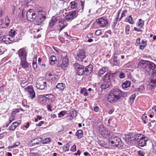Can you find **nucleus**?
Listing matches in <instances>:
<instances>
[{
    "instance_id": "obj_1",
    "label": "nucleus",
    "mask_w": 156,
    "mask_h": 156,
    "mask_svg": "<svg viewBox=\"0 0 156 156\" xmlns=\"http://www.w3.org/2000/svg\"><path fill=\"white\" fill-rule=\"evenodd\" d=\"M120 90L115 88L112 90L108 95V100L111 103H115L120 101Z\"/></svg>"
},
{
    "instance_id": "obj_2",
    "label": "nucleus",
    "mask_w": 156,
    "mask_h": 156,
    "mask_svg": "<svg viewBox=\"0 0 156 156\" xmlns=\"http://www.w3.org/2000/svg\"><path fill=\"white\" fill-rule=\"evenodd\" d=\"M55 97L52 94H46L40 95L38 100L41 104L46 105L48 103L53 102L55 100Z\"/></svg>"
},
{
    "instance_id": "obj_3",
    "label": "nucleus",
    "mask_w": 156,
    "mask_h": 156,
    "mask_svg": "<svg viewBox=\"0 0 156 156\" xmlns=\"http://www.w3.org/2000/svg\"><path fill=\"white\" fill-rule=\"evenodd\" d=\"M61 17L60 16H58V15H55L53 16L52 17L49 22V27L50 28H52L56 24V23L59 21V23H63V25L61 27L60 30L61 31L66 27L68 24L65 22L64 20H60Z\"/></svg>"
},
{
    "instance_id": "obj_4",
    "label": "nucleus",
    "mask_w": 156,
    "mask_h": 156,
    "mask_svg": "<svg viewBox=\"0 0 156 156\" xmlns=\"http://www.w3.org/2000/svg\"><path fill=\"white\" fill-rule=\"evenodd\" d=\"M109 143L112 146L118 147L119 148H122L123 145L119 138L112 136L109 140Z\"/></svg>"
},
{
    "instance_id": "obj_5",
    "label": "nucleus",
    "mask_w": 156,
    "mask_h": 156,
    "mask_svg": "<svg viewBox=\"0 0 156 156\" xmlns=\"http://www.w3.org/2000/svg\"><path fill=\"white\" fill-rule=\"evenodd\" d=\"M38 18L37 19V25L41 24L46 18V12L42 9H39L37 12Z\"/></svg>"
},
{
    "instance_id": "obj_6",
    "label": "nucleus",
    "mask_w": 156,
    "mask_h": 156,
    "mask_svg": "<svg viewBox=\"0 0 156 156\" xmlns=\"http://www.w3.org/2000/svg\"><path fill=\"white\" fill-rule=\"evenodd\" d=\"M98 130L101 136L103 137L110 138L111 136L110 131L102 125L99 126Z\"/></svg>"
},
{
    "instance_id": "obj_7",
    "label": "nucleus",
    "mask_w": 156,
    "mask_h": 156,
    "mask_svg": "<svg viewBox=\"0 0 156 156\" xmlns=\"http://www.w3.org/2000/svg\"><path fill=\"white\" fill-rule=\"evenodd\" d=\"M37 88L41 90L44 89L47 86V83L45 80L41 79V78H38L36 83Z\"/></svg>"
},
{
    "instance_id": "obj_8",
    "label": "nucleus",
    "mask_w": 156,
    "mask_h": 156,
    "mask_svg": "<svg viewBox=\"0 0 156 156\" xmlns=\"http://www.w3.org/2000/svg\"><path fill=\"white\" fill-rule=\"evenodd\" d=\"M68 65L69 59L66 55L58 62V66L60 67L65 70L67 69Z\"/></svg>"
},
{
    "instance_id": "obj_9",
    "label": "nucleus",
    "mask_w": 156,
    "mask_h": 156,
    "mask_svg": "<svg viewBox=\"0 0 156 156\" xmlns=\"http://www.w3.org/2000/svg\"><path fill=\"white\" fill-rule=\"evenodd\" d=\"M86 58V53L84 50H79L77 52L75 56L76 60L80 62H82Z\"/></svg>"
},
{
    "instance_id": "obj_10",
    "label": "nucleus",
    "mask_w": 156,
    "mask_h": 156,
    "mask_svg": "<svg viewBox=\"0 0 156 156\" xmlns=\"http://www.w3.org/2000/svg\"><path fill=\"white\" fill-rule=\"evenodd\" d=\"M78 14V11L76 10L69 12L65 17V20L71 21L76 18Z\"/></svg>"
},
{
    "instance_id": "obj_11",
    "label": "nucleus",
    "mask_w": 156,
    "mask_h": 156,
    "mask_svg": "<svg viewBox=\"0 0 156 156\" xmlns=\"http://www.w3.org/2000/svg\"><path fill=\"white\" fill-rule=\"evenodd\" d=\"M26 94L28 97L31 99H33L35 97V93L31 86H29L25 89Z\"/></svg>"
},
{
    "instance_id": "obj_12",
    "label": "nucleus",
    "mask_w": 156,
    "mask_h": 156,
    "mask_svg": "<svg viewBox=\"0 0 156 156\" xmlns=\"http://www.w3.org/2000/svg\"><path fill=\"white\" fill-rule=\"evenodd\" d=\"M156 71V65L154 63L150 62L149 66L147 67L146 73L147 74L150 75L151 73Z\"/></svg>"
},
{
    "instance_id": "obj_13",
    "label": "nucleus",
    "mask_w": 156,
    "mask_h": 156,
    "mask_svg": "<svg viewBox=\"0 0 156 156\" xmlns=\"http://www.w3.org/2000/svg\"><path fill=\"white\" fill-rule=\"evenodd\" d=\"M74 66L76 71L77 73L79 75H82L84 74V68L83 66H81L78 63H75Z\"/></svg>"
},
{
    "instance_id": "obj_14",
    "label": "nucleus",
    "mask_w": 156,
    "mask_h": 156,
    "mask_svg": "<svg viewBox=\"0 0 156 156\" xmlns=\"http://www.w3.org/2000/svg\"><path fill=\"white\" fill-rule=\"evenodd\" d=\"M36 17V14L34 12L32 9H30L27 13V18L29 21H33Z\"/></svg>"
},
{
    "instance_id": "obj_15",
    "label": "nucleus",
    "mask_w": 156,
    "mask_h": 156,
    "mask_svg": "<svg viewBox=\"0 0 156 156\" xmlns=\"http://www.w3.org/2000/svg\"><path fill=\"white\" fill-rule=\"evenodd\" d=\"M18 53L21 60L27 58V52L25 48H21L18 51Z\"/></svg>"
},
{
    "instance_id": "obj_16",
    "label": "nucleus",
    "mask_w": 156,
    "mask_h": 156,
    "mask_svg": "<svg viewBox=\"0 0 156 156\" xmlns=\"http://www.w3.org/2000/svg\"><path fill=\"white\" fill-rule=\"evenodd\" d=\"M150 62L148 61L142 60L140 61L138 64V67L140 68H142L144 69L146 72L147 67L149 66Z\"/></svg>"
},
{
    "instance_id": "obj_17",
    "label": "nucleus",
    "mask_w": 156,
    "mask_h": 156,
    "mask_svg": "<svg viewBox=\"0 0 156 156\" xmlns=\"http://www.w3.org/2000/svg\"><path fill=\"white\" fill-rule=\"evenodd\" d=\"M96 22L101 27H104L108 24V22L107 20L103 17L98 18L96 20Z\"/></svg>"
},
{
    "instance_id": "obj_18",
    "label": "nucleus",
    "mask_w": 156,
    "mask_h": 156,
    "mask_svg": "<svg viewBox=\"0 0 156 156\" xmlns=\"http://www.w3.org/2000/svg\"><path fill=\"white\" fill-rule=\"evenodd\" d=\"M114 73L108 72L102 77L103 81L111 82L110 79L113 76Z\"/></svg>"
},
{
    "instance_id": "obj_19",
    "label": "nucleus",
    "mask_w": 156,
    "mask_h": 156,
    "mask_svg": "<svg viewBox=\"0 0 156 156\" xmlns=\"http://www.w3.org/2000/svg\"><path fill=\"white\" fill-rule=\"evenodd\" d=\"M20 65L26 71L29 70V64L27 61V58L21 60Z\"/></svg>"
},
{
    "instance_id": "obj_20",
    "label": "nucleus",
    "mask_w": 156,
    "mask_h": 156,
    "mask_svg": "<svg viewBox=\"0 0 156 156\" xmlns=\"http://www.w3.org/2000/svg\"><path fill=\"white\" fill-rule=\"evenodd\" d=\"M93 66L90 65L86 66L84 69V75H87L90 74L93 71Z\"/></svg>"
},
{
    "instance_id": "obj_21",
    "label": "nucleus",
    "mask_w": 156,
    "mask_h": 156,
    "mask_svg": "<svg viewBox=\"0 0 156 156\" xmlns=\"http://www.w3.org/2000/svg\"><path fill=\"white\" fill-rule=\"evenodd\" d=\"M103 82H104L102 83L101 85V88L102 90L107 89L112 86V84L111 82L106 81Z\"/></svg>"
},
{
    "instance_id": "obj_22",
    "label": "nucleus",
    "mask_w": 156,
    "mask_h": 156,
    "mask_svg": "<svg viewBox=\"0 0 156 156\" xmlns=\"http://www.w3.org/2000/svg\"><path fill=\"white\" fill-rule=\"evenodd\" d=\"M151 74L152 75V77H151L150 83L153 84V85H151V87H153L156 84V71Z\"/></svg>"
},
{
    "instance_id": "obj_23",
    "label": "nucleus",
    "mask_w": 156,
    "mask_h": 156,
    "mask_svg": "<svg viewBox=\"0 0 156 156\" xmlns=\"http://www.w3.org/2000/svg\"><path fill=\"white\" fill-rule=\"evenodd\" d=\"M134 136L133 135H127L126 137V140L128 144H130L132 142L135 141Z\"/></svg>"
},
{
    "instance_id": "obj_24",
    "label": "nucleus",
    "mask_w": 156,
    "mask_h": 156,
    "mask_svg": "<svg viewBox=\"0 0 156 156\" xmlns=\"http://www.w3.org/2000/svg\"><path fill=\"white\" fill-rule=\"evenodd\" d=\"M147 140H145V137H143L141 139L139 140L137 142L138 145L141 147H143L146 145Z\"/></svg>"
},
{
    "instance_id": "obj_25",
    "label": "nucleus",
    "mask_w": 156,
    "mask_h": 156,
    "mask_svg": "<svg viewBox=\"0 0 156 156\" xmlns=\"http://www.w3.org/2000/svg\"><path fill=\"white\" fill-rule=\"evenodd\" d=\"M12 39L10 37H5L2 39V40L3 41L5 44H8L11 43L12 42H13V41L14 40Z\"/></svg>"
},
{
    "instance_id": "obj_26",
    "label": "nucleus",
    "mask_w": 156,
    "mask_h": 156,
    "mask_svg": "<svg viewBox=\"0 0 156 156\" xmlns=\"http://www.w3.org/2000/svg\"><path fill=\"white\" fill-rule=\"evenodd\" d=\"M19 125V123L17 122H14L9 127V129L10 130H14Z\"/></svg>"
},
{
    "instance_id": "obj_27",
    "label": "nucleus",
    "mask_w": 156,
    "mask_h": 156,
    "mask_svg": "<svg viewBox=\"0 0 156 156\" xmlns=\"http://www.w3.org/2000/svg\"><path fill=\"white\" fill-rule=\"evenodd\" d=\"M134 136V138H135L134 139L135 141L137 142L143 137V135L141 134H136Z\"/></svg>"
},
{
    "instance_id": "obj_28",
    "label": "nucleus",
    "mask_w": 156,
    "mask_h": 156,
    "mask_svg": "<svg viewBox=\"0 0 156 156\" xmlns=\"http://www.w3.org/2000/svg\"><path fill=\"white\" fill-rule=\"evenodd\" d=\"M108 68L107 67H104L100 69L98 73V76H101L102 74H103L105 72L107 71Z\"/></svg>"
},
{
    "instance_id": "obj_29",
    "label": "nucleus",
    "mask_w": 156,
    "mask_h": 156,
    "mask_svg": "<svg viewBox=\"0 0 156 156\" xmlns=\"http://www.w3.org/2000/svg\"><path fill=\"white\" fill-rule=\"evenodd\" d=\"M131 82L129 81H126L124 82L122 85L123 88L126 89L129 87L130 85Z\"/></svg>"
},
{
    "instance_id": "obj_30",
    "label": "nucleus",
    "mask_w": 156,
    "mask_h": 156,
    "mask_svg": "<svg viewBox=\"0 0 156 156\" xmlns=\"http://www.w3.org/2000/svg\"><path fill=\"white\" fill-rule=\"evenodd\" d=\"M83 131L81 129L78 130L76 133V135L77 136L78 138L81 139L83 136Z\"/></svg>"
},
{
    "instance_id": "obj_31",
    "label": "nucleus",
    "mask_w": 156,
    "mask_h": 156,
    "mask_svg": "<svg viewBox=\"0 0 156 156\" xmlns=\"http://www.w3.org/2000/svg\"><path fill=\"white\" fill-rule=\"evenodd\" d=\"M57 88L61 90H63L65 87V84L62 83H58L56 86Z\"/></svg>"
},
{
    "instance_id": "obj_32",
    "label": "nucleus",
    "mask_w": 156,
    "mask_h": 156,
    "mask_svg": "<svg viewBox=\"0 0 156 156\" xmlns=\"http://www.w3.org/2000/svg\"><path fill=\"white\" fill-rule=\"evenodd\" d=\"M69 116L71 118V119H70V120H71L76 116V112L75 110L69 111Z\"/></svg>"
},
{
    "instance_id": "obj_33",
    "label": "nucleus",
    "mask_w": 156,
    "mask_h": 156,
    "mask_svg": "<svg viewBox=\"0 0 156 156\" xmlns=\"http://www.w3.org/2000/svg\"><path fill=\"white\" fill-rule=\"evenodd\" d=\"M56 56L52 55L51 56L49 60L50 63L51 65H53L55 63V62L56 61Z\"/></svg>"
},
{
    "instance_id": "obj_34",
    "label": "nucleus",
    "mask_w": 156,
    "mask_h": 156,
    "mask_svg": "<svg viewBox=\"0 0 156 156\" xmlns=\"http://www.w3.org/2000/svg\"><path fill=\"white\" fill-rule=\"evenodd\" d=\"M114 64L115 66H118L120 63V60L118 59V57L113 58Z\"/></svg>"
},
{
    "instance_id": "obj_35",
    "label": "nucleus",
    "mask_w": 156,
    "mask_h": 156,
    "mask_svg": "<svg viewBox=\"0 0 156 156\" xmlns=\"http://www.w3.org/2000/svg\"><path fill=\"white\" fill-rule=\"evenodd\" d=\"M126 20L130 24H133L134 23L133 18L131 16L127 17L126 19Z\"/></svg>"
},
{
    "instance_id": "obj_36",
    "label": "nucleus",
    "mask_w": 156,
    "mask_h": 156,
    "mask_svg": "<svg viewBox=\"0 0 156 156\" xmlns=\"http://www.w3.org/2000/svg\"><path fill=\"white\" fill-rule=\"evenodd\" d=\"M15 34L16 31L14 30L11 29L9 32V36L11 37L12 39H13L15 35Z\"/></svg>"
},
{
    "instance_id": "obj_37",
    "label": "nucleus",
    "mask_w": 156,
    "mask_h": 156,
    "mask_svg": "<svg viewBox=\"0 0 156 156\" xmlns=\"http://www.w3.org/2000/svg\"><path fill=\"white\" fill-rule=\"evenodd\" d=\"M71 8L72 9H75L77 7V4L75 1L72 2H70Z\"/></svg>"
},
{
    "instance_id": "obj_38",
    "label": "nucleus",
    "mask_w": 156,
    "mask_h": 156,
    "mask_svg": "<svg viewBox=\"0 0 156 156\" xmlns=\"http://www.w3.org/2000/svg\"><path fill=\"white\" fill-rule=\"evenodd\" d=\"M40 143V141L37 138L34 139L31 141L32 144L33 145H38Z\"/></svg>"
},
{
    "instance_id": "obj_39",
    "label": "nucleus",
    "mask_w": 156,
    "mask_h": 156,
    "mask_svg": "<svg viewBox=\"0 0 156 156\" xmlns=\"http://www.w3.org/2000/svg\"><path fill=\"white\" fill-rule=\"evenodd\" d=\"M20 144V143L19 142H17L14 144L13 145L9 146L8 147L9 149H11L13 148H15L18 146Z\"/></svg>"
},
{
    "instance_id": "obj_40",
    "label": "nucleus",
    "mask_w": 156,
    "mask_h": 156,
    "mask_svg": "<svg viewBox=\"0 0 156 156\" xmlns=\"http://www.w3.org/2000/svg\"><path fill=\"white\" fill-rule=\"evenodd\" d=\"M120 100L121 99L122 97H127V94L126 92H122L121 90H120Z\"/></svg>"
},
{
    "instance_id": "obj_41",
    "label": "nucleus",
    "mask_w": 156,
    "mask_h": 156,
    "mask_svg": "<svg viewBox=\"0 0 156 156\" xmlns=\"http://www.w3.org/2000/svg\"><path fill=\"white\" fill-rule=\"evenodd\" d=\"M57 76L53 73L51 77L50 78L49 80L52 81H56L57 80Z\"/></svg>"
},
{
    "instance_id": "obj_42",
    "label": "nucleus",
    "mask_w": 156,
    "mask_h": 156,
    "mask_svg": "<svg viewBox=\"0 0 156 156\" xmlns=\"http://www.w3.org/2000/svg\"><path fill=\"white\" fill-rule=\"evenodd\" d=\"M66 113V111H63L59 113L58 114V117L59 118L62 117L65 115Z\"/></svg>"
},
{
    "instance_id": "obj_43",
    "label": "nucleus",
    "mask_w": 156,
    "mask_h": 156,
    "mask_svg": "<svg viewBox=\"0 0 156 156\" xmlns=\"http://www.w3.org/2000/svg\"><path fill=\"white\" fill-rule=\"evenodd\" d=\"M144 22L141 19H140L138 23V26L140 27V28H142L144 26Z\"/></svg>"
},
{
    "instance_id": "obj_44",
    "label": "nucleus",
    "mask_w": 156,
    "mask_h": 156,
    "mask_svg": "<svg viewBox=\"0 0 156 156\" xmlns=\"http://www.w3.org/2000/svg\"><path fill=\"white\" fill-rule=\"evenodd\" d=\"M130 27L129 25H126L125 27V32L126 34H129L130 30Z\"/></svg>"
},
{
    "instance_id": "obj_45",
    "label": "nucleus",
    "mask_w": 156,
    "mask_h": 156,
    "mask_svg": "<svg viewBox=\"0 0 156 156\" xmlns=\"http://www.w3.org/2000/svg\"><path fill=\"white\" fill-rule=\"evenodd\" d=\"M10 20L8 18V16H7L6 17L5 22V24L7 26H8L9 25V24H10Z\"/></svg>"
},
{
    "instance_id": "obj_46",
    "label": "nucleus",
    "mask_w": 156,
    "mask_h": 156,
    "mask_svg": "<svg viewBox=\"0 0 156 156\" xmlns=\"http://www.w3.org/2000/svg\"><path fill=\"white\" fill-rule=\"evenodd\" d=\"M69 146L68 144H66V146L64 147L63 148V152H65L68 151L69 150Z\"/></svg>"
},
{
    "instance_id": "obj_47",
    "label": "nucleus",
    "mask_w": 156,
    "mask_h": 156,
    "mask_svg": "<svg viewBox=\"0 0 156 156\" xmlns=\"http://www.w3.org/2000/svg\"><path fill=\"white\" fill-rule=\"evenodd\" d=\"M125 75L124 72H121L119 75V77L120 79H122L125 77Z\"/></svg>"
},
{
    "instance_id": "obj_48",
    "label": "nucleus",
    "mask_w": 156,
    "mask_h": 156,
    "mask_svg": "<svg viewBox=\"0 0 156 156\" xmlns=\"http://www.w3.org/2000/svg\"><path fill=\"white\" fill-rule=\"evenodd\" d=\"M127 10H124L123 11L121 15V17L119 19V21L121 20L122 19V18L124 16H125V13H126L127 12Z\"/></svg>"
},
{
    "instance_id": "obj_49",
    "label": "nucleus",
    "mask_w": 156,
    "mask_h": 156,
    "mask_svg": "<svg viewBox=\"0 0 156 156\" xmlns=\"http://www.w3.org/2000/svg\"><path fill=\"white\" fill-rule=\"evenodd\" d=\"M70 150L71 151H72L73 152L76 151V145H74L73 146L71 147L70 149Z\"/></svg>"
},
{
    "instance_id": "obj_50",
    "label": "nucleus",
    "mask_w": 156,
    "mask_h": 156,
    "mask_svg": "<svg viewBox=\"0 0 156 156\" xmlns=\"http://www.w3.org/2000/svg\"><path fill=\"white\" fill-rule=\"evenodd\" d=\"M53 73H51L50 72H48L46 74V76L49 79L51 77Z\"/></svg>"
},
{
    "instance_id": "obj_51",
    "label": "nucleus",
    "mask_w": 156,
    "mask_h": 156,
    "mask_svg": "<svg viewBox=\"0 0 156 156\" xmlns=\"http://www.w3.org/2000/svg\"><path fill=\"white\" fill-rule=\"evenodd\" d=\"M42 117L41 116H39V115H37V117L35 119V122H37L38 120H40L42 119Z\"/></svg>"
},
{
    "instance_id": "obj_52",
    "label": "nucleus",
    "mask_w": 156,
    "mask_h": 156,
    "mask_svg": "<svg viewBox=\"0 0 156 156\" xmlns=\"http://www.w3.org/2000/svg\"><path fill=\"white\" fill-rule=\"evenodd\" d=\"M101 34V30H98L95 32V34L97 35H99Z\"/></svg>"
},
{
    "instance_id": "obj_53",
    "label": "nucleus",
    "mask_w": 156,
    "mask_h": 156,
    "mask_svg": "<svg viewBox=\"0 0 156 156\" xmlns=\"http://www.w3.org/2000/svg\"><path fill=\"white\" fill-rule=\"evenodd\" d=\"M14 119V117L13 115L11 116L9 118V123H11Z\"/></svg>"
},
{
    "instance_id": "obj_54",
    "label": "nucleus",
    "mask_w": 156,
    "mask_h": 156,
    "mask_svg": "<svg viewBox=\"0 0 156 156\" xmlns=\"http://www.w3.org/2000/svg\"><path fill=\"white\" fill-rule=\"evenodd\" d=\"M136 45H138L139 44H140V38H138L136 39Z\"/></svg>"
},
{
    "instance_id": "obj_55",
    "label": "nucleus",
    "mask_w": 156,
    "mask_h": 156,
    "mask_svg": "<svg viewBox=\"0 0 156 156\" xmlns=\"http://www.w3.org/2000/svg\"><path fill=\"white\" fill-rule=\"evenodd\" d=\"M33 66L34 69H36L37 68V65L36 63L34 62H33Z\"/></svg>"
},
{
    "instance_id": "obj_56",
    "label": "nucleus",
    "mask_w": 156,
    "mask_h": 156,
    "mask_svg": "<svg viewBox=\"0 0 156 156\" xmlns=\"http://www.w3.org/2000/svg\"><path fill=\"white\" fill-rule=\"evenodd\" d=\"M87 90V89L86 88H83L82 89H81L80 92L81 94H83V93L85 91Z\"/></svg>"
},
{
    "instance_id": "obj_57",
    "label": "nucleus",
    "mask_w": 156,
    "mask_h": 156,
    "mask_svg": "<svg viewBox=\"0 0 156 156\" xmlns=\"http://www.w3.org/2000/svg\"><path fill=\"white\" fill-rule=\"evenodd\" d=\"M51 140L50 138H46L44 139L45 143H49Z\"/></svg>"
},
{
    "instance_id": "obj_58",
    "label": "nucleus",
    "mask_w": 156,
    "mask_h": 156,
    "mask_svg": "<svg viewBox=\"0 0 156 156\" xmlns=\"http://www.w3.org/2000/svg\"><path fill=\"white\" fill-rule=\"evenodd\" d=\"M135 94H133L131 96L130 99L131 100H132V101H133L135 99Z\"/></svg>"
},
{
    "instance_id": "obj_59",
    "label": "nucleus",
    "mask_w": 156,
    "mask_h": 156,
    "mask_svg": "<svg viewBox=\"0 0 156 156\" xmlns=\"http://www.w3.org/2000/svg\"><path fill=\"white\" fill-rule=\"evenodd\" d=\"M119 54L118 53L117 51H115L114 54V58L115 57V58L118 57V56L119 55Z\"/></svg>"
},
{
    "instance_id": "obj_60",
    "label": "nucleus",
    "mask_w": 156,
    "mask_h": 156,
    "mask_svg": "<svg viewBox=\"0 0 156 156\" xmlns=\"http://www.w3.org/2000/svg\"><path fill=\"white\" fill-rule=\"evenodd\" d=\"M99 108L98 106H96L94 107V110L95 112H98L99 111Z\"/></svg>"
},
{
    "instance_id": "obj_61",
    "label": "nucleus",
    "mask_w": 156,
    "mask_h": 156,
    "mask_svg": "<svg viewBox=\"0 0 156 156\" xmlns=\"http://www.w3.org/2000/svg\"><path fill=\"white\" fill-rule=\"evenodd\" d=\"M44 122L43 121H41L40 122H39V123L37 124V126H41L42 124H44Z\"/></svg>"
},
{
    "instance_id": "obj_62",
    "label": "nucleus",
    "mask_w": 156,
    "mask_h": 156,
    "mask_svg": "<svg viewBox=\"0 0 156 156\" xmlns=\"http://www.w3.org/2000/svg\"><path fill=\"white\" fill-rule=\"evenodd\" d=\"M87 37L88 38H91L93 37V34L92 33H90L87 35Z\"/></svg>"
},
{
    "instance_id": "obj_63",
    "label": "nucleus",
    "mask_w": 156,
    "mask_h": 156,
    "mask_svg": "<svg viewBox=\"0 0 156 156\" xmlns=\"http://www.w3.org/2000/svg\"><path fill=\"white\" fill-rule=\"evenodd\" d=\"M47 108H48V110L50 111H51L52 110L51 108V105H47Z\"/></svg>"
},
{
    "instance_id": "obj_64",
    "label": "nucleus",
    "mask_w": 156,
    "mask_h": 156,
    "mask_svg": "<svg viewBox=\"0 0 156 156\" xmlns=\"http://www.w3.org/2000/svg\"><path fill=\"white\" fill-rule=\"evenodd\" d=\"M80 152L79 150H78L77 151V152L76 153L74 154L76 156L77 155H79L80 154Z\"/></svg>"
}]
</instances>
